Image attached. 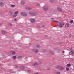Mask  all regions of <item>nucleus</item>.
<instances>
[{
    "label": "nucleus",
    "mask_w": 74,
    "mask_h": 74,
    "mask_svg": "<svg viewBox=\"0 0 74 74\" xmlns=\"http://www.w3.org/2000/svg\"><path fill=\"white\" fill-rule=\"evenodd\" d=\"M29 15L31 16H36L37 15V13L36 12H34L33 11H29L28 13Z\"/></svg>",
    "instance_id": "nucleus-1"
},
{
    "label": "nucleus",
    "mask_w": 74,
    "mask_h": 74,
    "mask_svg": "<svg viewBox=\"0 0 74 74\" xmlns=\"http://www.w3.org/2000/svg\"><path fill=\"white\" fill-rule=\"evenodd\" d=\"M42 8L44 11H47L48 9V8L47 6L45 5L43 6Z\"/></svg>",
    "instance_id": "nucleus-2"
},
{
    "label": "nucleus",
    "mask_w": 74,
    "mask_h": 74,
    "mask_svg": "<svg viewBox=\"0 0 74 74\" xmlns=\"http://www.w3.org/2000/svg\"><path fill=\"white\" fill-rule=\"evenodd\" d=\"M18 11H16V12H15L14 13V15L13 16V17L15 18V17H16V16H17V15H18Z\"/></svg>",
    "instance_id": "nucleus-3"
},
{
    "label": "nucleus",
    "mask_w": 74,
    "mask_h": 74,
    "mask_svg": "<svg viewBox=\"0 0 74 74\" xmlns=\"http://www.w3.org/2000/svg\"><path fill=\"white\" fill-rule=\"evenodd\" d=\"M41 64V62H35V63L32 64V65L33 66H38V65H39V64Z\"/></svg>",
    "instance_id": "nucleus-4"
},
{
    "label": "nucleus",
    "mask_w": 74,
    "mask_h": 74,
    "mask_svg": "<svg viewBox=\"0 0 74 74\" xmlns=\"http://www.w3.org/2000/svg\"><path fill=\"white\" fill-rule=\"evenodd\" d=\"M21 15L22 16H27V13L25 12H21Z\"/></svg>",
    "instance_id": "nucleus-5"
},
{
    "label": "nucleus",
    "mask_w": 74,
    "mask_h": 74,
    "mask_svg": "<svg viewBox=\"0 0 74 74\" xmlns=\"http://www.w3.org/2000/svg\"><path fill=\"white\" fill-rule=\"evenodd\" d=\"M64 24L62 23L59 22L58 23V27H62L63 26Z\"/></svg>",
    "instance_id": "nucleus-6"
},
{
    "label": "nucleus",
    "mask_w": 74,
    "mask_h": 74,
    "mask_svg": "<svg viewBox=\"0 0 74 74\" xmlns=\"http://www.w3.org/2000/svg\"><path fill=\"white\" fill-rule=\"evenodd\" d=\"M33 52H34L35 53H37L38 52V49H34L32 50Z\"/></svg>",
    "instance_id": "nucleus-7"
},
{
    "label": "nucleus",
    "mask_w": 74,
    "mask_h": 74,
    "mask_svg": "<svg viewBox=\"0 0 74 74\" xmlns=\"http://www.w3.org/2000/svg\"><path fill=\"white\" fill-rule=\"evenodd\" d=\"M57 9L59 11H60V12H62L63 11V10L59 7H57Z\"/></svg>",
    "instance_id": "nucleus-8"
},
{
    "label": "nucleus",
    "mask_w": 74,
    "mask_h": 74,
    "mask_svg": "<svg viewBox=\"0 0 74 74\" xmlns=\"http://www.w3.org/2000/svg\"><path fill=\"white\" fill-rule=\"evenodd\" d=\"M30 21H31V23H34L35 22V19L31 18L30 19Z\"/></svg>",
    "instance_id": "nucleus-9"
},
{
    "label": "nucleus",
    "mask_w": 74,
    "mask_h": 74,
    "mask_svg": "<svg viewBox=\"0 0 74 74\" xmlns=\"http://www.w3.org/2000/svg\"><path fill=\"white\" fill-rule=\"evenodd\" d=\"M4 4H5L3 2H0V6L1 7H3V6L4 5Z\"/></svg>",
    "instance_id": "nucleus-10"
},
{
    "label": "nucleus",
    "mask_w": 74,
    "mask_h": 74,
    "mask_svg": "<svg viewBox=\"0 0 74 74\" xmlns=\"http://www.w3.org/2000/svg\"><path fill=\"white\" fill-rule=\"evenodd\" d=\"M1 33L2 34H7V31L2 30L1 31Z\"/></svg>",
    "instance_id": "nucleus-11"
},
{
    "label": "nucleus",
    "mask_w": 74,
    "mask_h": 74,
    "mask_svg": "<svg viewBox=\"0 0 74 74\" xmlns=\"http://www.w3.org/2000/svg\"><path fill=\"white\" fill-rule=\"evenodd\" d=\"M21 5H24V4H25V2L24 1H21Z\"/></svg>",
    "instance_id": "nucleus-12"
},
{
    "label": "nucleus",
    "mask_w": 74,
    "mask_h": 74,
    "mask_svg": "<svg viewBox=\"0 0 74 74\" xmlns=\"http://www.w3.org/2000/svg\"><path fill=\"white\" fill-rule=\"evenodd\" d=\"M70 52L71 54H74V52L71 49V48H70Z\"/></svg>",
    "instance_id": "nucleus-13"
},
{
    "label": "nucleus",
    "mask_w": 74,
    "mask_h": 74,
    "mask_svg": "<svg viewBox=\"0 0 74 74\" xmlns=\"http://www.w3.org/2000/svg\"><path fill=\"white\" fill-rule=\"evenodd\" d=\"M26 10H32V8H31L27 7H26Z\"/></svg>",
    "instance_id": "nucleus-14"
},
{
    "label": "nucleus",
    "mask_w": 74,
    "mask_h": 74,
    "mask_svg": "<svg viewBox=\"0 0 74 74\" xmlns=\"http://www.w3.org/2000/svg\"><path fill=\"white\" fill-rule=\"evenodd\" d=\"M11 53L12 54V55H15V52L14 51H11Z\"/></svg>",
    "instance_id": "nucleus-15"
},
{
    "label": "nucleus",
    "mask_w": 74,
    "mask_h": 74,
    "mask_svg": "<svg viewBox=\"0 0 74 74\" xmlns=\"http://www.w3.org/2000/svg\"><path fill=\"white\" fill-rule=\"evenodd\" d=\"M60 66H59V65H57L56 66V69H58V70H59V69L60 68Z\"/></svg>",
    "instance_id": "nucleus-16"
},
{
    "label": "nucleus",
    "mask_w": 74,
    "mask_h": 74,
    "mask_svg": "<svg viewBox=\"0 0 74 74\" xmlns=\"http://www.w3.org/2000/svg\"><path fill=\"white\" fill-rule=\"evenodd\" d=\"M65 27H69V24L67 23L65 25Z\"/></svg>",
    "instance_id": "nucleus-17"
},
{
    "label": "nucleus",
    "mask_w": 74,
    "mask_h": 74,
    "mask_svg": "<svg viewBox=\"0 0 74 74\" xmlns=\"http://www.w3.org/2000/svg\"><path fill=\"white\" fill-rule=\"evenodd\" d=\"M64 69V68L63 67L60 66L59 70H63Z\"/></svg>",
    "instance_id": "nucleus-18"
},
{
    "label": "nucleus",
    "mask_w": 74,
    "mask_h": 74,
    "mask_svg": "<svg viewBox=\"0 0 74 74\" xmlns=\"http://www.w3.org/2000/svg\"><path fill=\"white\" fill-rule=\"evenodd\" d=\"M49 53H50L52 54H53L54 53V52H53V51H49Z\"/></svg>",
    "instance_id": "nucleus-19"
},
{
    "label": "nucleus",
    "mask_w": 74,
    "mask_h": 74,
    "mask_svg": "<svg viewBox=\"0 0 74 74\" xmlns=\"http://www.w3.org/2000/svg\"><path fill=\"white\" fill-rule=\"evenodd\" d=\"M15 7V5H14L12 4L10 5V7H12V8H14V7Z\"/></svg>",
    "instance_id": "nucleus-20"
},
{
    "label": "nucleus",
    "mask_w": 74,
    "mask_h": 74,
    "mask_svg": "<svg viewBox=\"0 0 74 74\" xmlns=\"http://www.w3.org/2000/svg\"><path fill=\"white\" fill-rule=\"evenodd\" d=\"M70 23L72 24V23H74V21H73V20H72L70 21Z\"/></svg>",
    "instance_id": "nucleus-21"
},
{
    "label": "nucleus",
    "mask_w": 74,
    "mask_h": 74,
    "mask_svg": "<svg viewBox=\"0 0 74 74\" xmlns=\"http://www.w3.org/2000/svg\"><path fill=\"white\" fill-rule=\"evenodd\" d=\"M69 70H70V68H69V67L66 68V71H69Z\"/></svg>",
    "instance_id": "nucleus-22"
},
{
    "label": "nucleus",
    "mask_w": 74,
    "mask_h": 74,
    "mask_svg": "<svg viewBox=\"0 0 74 74\" xmlns=\"http://www.w3.org/2000/svg\"><path fill=\"white\" fill-rule=\"evenodd\" d=\"M67 67H70L71 66V64H68L66 65Z\"/></svg>",
    "instance_id": "nucleus-23"
},
{
    "label": "nucleus",
    "mask_w": 74,
    "mask_h": 74,
    "mask_svg": "<svg viewBox=\"0 0 74 74\" xmlns=\"http://www.w3.org/2000/svg\"><path fill=\"white\" fill-rule=\"evenodd\" d=\"M36 47H37V48H40V47H41V46H40L39 45H36Z\"/></svg>",
    "instance_id": "nucleus-24"
},
{
    "label": "nucleus",
    "mask_w": 74,
    "mask_h": 74,
    "mask_svg": "<svg viewBox=\"0 0 74 74\" xmlns=\"http://www.w3.org/2000/svg\"><path fill=\"white\" fill-rule=\"evenodd\" d=\"M9 13H10V15H12V12H11V11H10L9 12Z\"/></svg>",
    "instance_id": "nucleus-25"
},
{
    "label": "nucleus",
    "mask_w": 74,
    "mask_h": 74,
    "mask_svg": "<svg viewBox=\"0 0 74 74\" xmlns=\"http://www.w3.org/2000/svg\"><path fill=\"white\" fill-rule=\"evenodd\" d=\"M12 58L14 59H16V56H12Z\"/></svg>",
    "instance_id": "nucleus-26"
},
{
    "label": "nucleus",
    "mask_w": 74,
    "mask_h": 74,
    "mask_svg": "<svg viewBox=\"0 0 74 74\" xmlns=\"http://www.w3.org/2000/svg\"><path fill=\"white\" fill-rule=\"evenodd\" d=\"M52 21H53V22H55L56 23H59V21H58L53 20Z\"/></svg>",
    "instance_id": "nucleus-27"
},
{
    "label": "nucleus",
    "mask_w": 74,
    "mask_h": 74,
    "mask_svg": "<svg viewBox=\"0 0 74 74\" xmlns=\"http://www.w3.org/2000/svg\"><path fill=\"white\" fill-rule=\"evenodd\" d=\"M21 69H24V66H21Z\"/></svg>",
    "instance_id": "nucleus-28"
},
{
    "label": "nucleus",
    "mask_w": 74,
    "mask_h": 74,
    "mask_svg": "<svg viewBox=\"0 0 74 74\" xmlns=\"http://www.w3.org/2000/svg\"><path fill=\"white\" fill-rule=\"evenodd\" d=\"M56 74H60V72H59V71L57 72L56 73Z\"/></svg>",
    "instance_id": "nucleus-29"
},
{
    "label": "nucleus",
    "mask_w": 74,
    "mask_h": 74,
    "mask_svg": "<svg viewBox=\"0 0 74 74\" xmlns=\"http://www.w3.org/2000/svg\"><path fill=\"white\" fill-rule=\"evenodd\" d=\"M71 36H72V35L71 34H69V37H71Z\"/></svg>",
    "instance_id": "nucleus-30"
},
{
    "label": "nucleus",
    "mask_w": 74,
    "mask_h": 74,
    "mask_svg": "<svg viewBox=\"0 0 74 74\" xmlns=\"http://www.w3.org/2000/svg\"><path fill=\"white\" fill-rule=\"evenodd\" d=\"M18 58L19 59H21L22 58V56H19L18 57Z\"/></svg>",
    "instance_id": "nucleus-31"
},
{
    "label": "nucleus",
    "mask_w": 74,
    "mask_h": 74,
    "mask_svg": "<svg viewBox=\"0 0 74 74\" xmlns=\"http://www.w3.org/2000/svg\"><path fill=\"white\" fill-rule=\"evenodd\" d=\"M8 25H9V26H12V24H11V23H9L8 24Z\"/></svg>",
    "instance_id": "nucleus-32"
},
{
    "label": "nucleus",
    "mask_w": 74,
    "mask_h": 74,
    "mask_svg": "<svg viewBox=\"0 0 74 74\" xmlns=\"http://www.w3.org/2000/svg\"><path fill=\"white\" fill-rule=\"evenodd\" d=\"M36 6H37V7H39V6H40V4H37L36 5Z\"/></svg>",
    "instance_id": "nucleus-33"
},
{
    "label": "nucleus",
    "mask_w": 74,
    "mask_h": 74,
    "mask_svg": "<svg viewBox=\"0 0 74 74\" xmlns=\"http://www.w3.org/2000/svg\"><path fill=\"white\" fill-rule=\"evenodd\" d=\"M53 1V0H50V2H51V3H52Z\"/></svg>",
    "instance_id": "nucleus-34"
},
{
    "label": "nucleus",
    "mask_w": 74,
    "mask_h": 74,
    "mask_svg": "<svg viewBox=\"0 0 74 74\" xmlns=\"http://www.w3.org/2000/svg\"><path fill=\"white\" fill-rule=\"evenodd\" d=\"M64 52H65L64 51V50L63 51H62V53L63 54H64Z\"/></svg>",
    "instance_id": "nucleus-35"
},
{
    "label": "nucleus",
    "mask_w": 74,
    "mask_h": 74,
    "mask_svg": "<svg viewBox=\"0 0 74 74\" xmlns=\"http://www.w3.org/2000/svg\"><path fill=\"white\" fill-rule=\"evenodd\" d=\"M34 74H39V73H34Z\"/></svg>",
    "instance_id": "nucleus-36"
},
{
    "label": "nucleus",
    "mask_w": 74,
    "mask_h": 74,
    "mask_svg": "<svg viewBox=\"0 0 74 74\" xmlns=\"http://www.w3.org/2000/svg\"><path fill=\"white\" fill-rule=\"evenodd\" d=\"M28 72H30L31 71V70H28Z\"/></svg>",
    "instance_id": "nucleus-37"
},
{
    "label": "nucleus",
    "mask_w": 74,
    "mask_h": 74,
    "mask_svg": "<svg viewBox=\"0 0 74 74\" xmlns=\"http://www.w3.org/2000/svg\"><path fill=\"white\" fill-rule=\"evenodd\" d=\"M38 27L39 28H40V25H38Z\"/></svg>",
    "instance_id": "nucleus-38"
},
{
    "label": "nucleus",
    "mask_w": 74,
    "mask_h": 74,
    "mask_svg": "<svg viewBox=\"0 0 74 74\" xmlns=\"http://www.w3.org/2000/svg\"><path fill=\"white\" fill-rule=\"evenodd\" d=\"M56 49H54V51H56Z\"/></svg>",
    "instance_id": "nucleus-39"
},
{
    "label": "nucleus",
    "mask_w": 74,
    "mask_h": 74,
    "mask_svg": "<svg viewBox=\"0 0 74 74\" xmlns=\"http://www.w3.org/2000/svg\"><path fill=\"white\" fill-rule=\"evenodd\" d=\"M51 19H54V18H51Z\"/></svg>",
    "instance_id": "nucleus-40"
},
{
    "label": "nucleus",
    "mask_w": 74,
    "mask_h": 74,
    "mask_svg": "<svg viewBox=\"0 0 74 74\" xmlns=\"http://www.w3.org/2000/svg\"><path fill=\"white\" fill-rule=\"evenodd\" d=\"M45 37H46L48 36H47V35H45Z\"/></svg>",
    "instance_id": "nucleus-41"
},
{
    "label": "nucleus",
    "mask_w": 74,
    "mask_h": 74,
    "mask_svg": "<svg viewBox=\"0 0 74 74\" xmlns=\"http://www.w3.org/2000/svg\"><path fill=\"white\" fill-rule=\"evenodd\" d=\"M16 20H17L16 19H15V21H16Z\"/></svg>",
    "instance_id": "nucleus-42"
},
{
    "label": "nucleus",
    "mask_w": 74,
    "mask_h": 74,
    "mask_svg": "<svg viewBox=\"0 0 74 74\" xmlns=\"http://www.w3.org/2000/svg\"><path fill=\"white\" fill-rule=\"evenodd\" d=\"M1 0V1H4V0Z\"/></svg>",
    "instance_id": "nucleus-43"
},
{
    "label": "nucleus",
    "mask_w": 74,
    "mask_h": 74,
    "mask_svg": "<svg viewBox=\"0 0 74 74\" xmlns=\"http://www.w3.org/2000/svg\"><path fill=\"white\" fill-rule=\"evenodd\" d=\"M72 61H73V59H72Z\"/></svg>",
    "instance_id": "nucleus-44"
},
{
    "label": "nucleus",
    "mask_w": 74,
    "mask_h": 74,
    "mask_svg": "<svg viewBox=\"0 0 74 74\" xmlns=\"http://www.w3.org/2000/svg\"><path fill=\"white\" fill-rule=\"evenodd\" d=\"M42 26H44V25H42Z\"/></svg>",
    "instance_id": "nucleus-45"
}]
</instances>
